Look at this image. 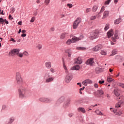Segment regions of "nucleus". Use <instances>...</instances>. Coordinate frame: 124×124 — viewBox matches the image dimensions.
<instances>
[{"mask_svg": "<svg viewBox=\"0 0 124 124\" xmlns=\"http://www.w3.org/2000/svg\"><path fill=\"white\" fill-rule=\"evenodd\" d=\"M82 21V19H81V18L78 17L75 21H74L73 25V29H77L78 28V26H79V24L81 23V21Z\"/></svg>", "mask_w": 124, "mask_h": 124, "instance_id": "5", "label": "nucleus"}, {"mask_svg": "<svg viewBox=\"0 0 124 124\" xmlns=\"http://www.w3.org/2000/svg\"><path fill=\"white\" fill-rule=\"evenodd\" d=\"M45 3H46V5H48V4L50 3V0H45Z\"/></svg>", "mask_w": 124, "mask_h": 124, "instance_id": "45", "label": "nucleus"}, {"mask_svg": "<svg viewBox=\"0 0 124 124\" xmlns=\"http://www.w3.org/2000/svg\"><path fill=\"white\" fill-rule=\"evenodd\" d=\"M110 110L111 112H113L115 115H119V109H113V108H110Z\"/></svg>", "mask_w": 124, "mask_h": 124, "instance_id": "19", "label": "nucleus"}, {"mask_svg": "<svg viewBox=\"0 0 124 124\" xmlns=\"http://www.w3.org/2000/svg\"><path fill=\"white\" fill-rule=\"evenodd\" d=\"M114 35V31L113 29H111L108 32V38H110L111 36H113Z\"/></svg>", "mask_w": 124, "mask_h": 124, "instance_id": "13", "label": "nucleus"}, {"mask_svg": "<svg viewBox=\"0 0 124 124\" xmlns=\"http://www.w3.org/2000/svg\"><path fill=\"white\" fill-rule=\"evenodd\" d=\"M104 10H105V7L104 6H103L101 7V9L99 12L100 13H102V12H103V11H104Z\"/></svg>", "mask_w": 124, "mask_h": 124, "instance_id": "38", "label": "nucleus"}, {"mask_svg": "<svg viewBox=\"0 0 124 124\" xmlns=\"http://www.w3.org/2000/svg\"><path fill=\"white\" fill-rule=\"evenodd\" d=\"M77 50H80L81 51H85V50H86V47H77Z\"/></svg>", "mask_w": 124, "mask_h": 124, "instance_id": "31", "label": "nucleus"}, {"mask_svg": "<svg viewBox=\"0 0 124 124\" xmlns=\"http://www.w3.org/2000/svg\"><path fill=\"white\" fill-rule=\"evenodd\" d=\"M95 112L96 113L97 115H99V116H103V114H102L101 111L98 109L96 110Z\"/></svg>", "mask_w": 124, "mask_h": 124, "instance_id": "29", "label": "nucleus"}, {"mask_svg": "<svg viewBox=\"0 0 124 124\" xmlns=\"http://www.w3.org/2000/svg\"><path fill=\"white\" fill-rule=\"evenodd\" d=\"M70 104V100H68L67 102L65 103V107H67Z\"/></svg>", "mask_w": 124, "mask_h": 124, "instance_id": "37", "label": "nucleus"}, {"mask_svg": "<svg viewBox=\"0 0 124 124\" xmlns=\"http://www.w3.org/2000/svg\"><path fill=\"white\" fill-rule=\"evenodd\" d=\"M19 52H20V49H14L10 52L9 54V55H11V56H14L15 55H18V54H19Z\"/></svg>", "mask_w": 124, "mask_h": 124, "instance_id": "8", "label": "nucleus"}, {"mask_svg": "<svg viewBox=\"0 0 124 124\" xmlns=\"http://www.w3.org/2000/svg\"><path fill=\"white\" fill-rule=\"evenodd\" d=\"M34 20H35V17H32L30 21L31 23H33V22H34Z\"/></svg>", "mask_w": 124, "mask_h": 124, "instance_id": "46", "label": "nucleus"}, {"mask_svg": "<svg viewBox=\"0 0 124 124\" xmlns=\"http://www.w3.org/2000/svg\"><path fill=\"white\" fill-rule=\"evenodd\" d=\"M93 63H94L93 58H90L86 62V64L88 65H93Z\"/></svg>", "mask_w": 124, "mask_h": 124, "instance_id": "9", "label": "nucleus"}, {"mask_svg": "<svg viewBox=\"0 0 124 124\" xmlns=\"http://www.w3.org/2000/svg\"><path fill=\"white\" fill-rule=\"evenodd\" d=\"M50 71L52 73H55V69L53 68H50Z\"/></svg>", "mask_w": 124, "mask_h": 124, "instance_id": "48", "label": "nucleus"}, {"mask_svg": "<svg viewBox=\"0 0 124 124\" xmlns=\"http://www.w3.org/2000/svg\"><path fill=\"white\" fill-rule=\"evenodd\" d=\"M78 112H81L82 113H86V110L84 108H78Z\"/></svg>", "mask_w": 124, "mask_h": 124, "instance_id": "22", "label": "nucleus"}, {"mask_svg": "<svg viewBox=\"0 0 124 124\" xmlns=\"http://www.w3.org/2000/svg\"><path fill=\"white\" fill-rule=\"evenodd\" d=\"M97 93L98 95H99V96L100 97V95L104 94V92L102 90H97Z\"/></svg>", "mask_w": 124, "mask_h": 124, "instance_id": "24", "label": "nucleus"}, {"mask_svg": "<svg viewBox=\"0 0 124 124\" xmlns=\"http://www.w3.org/2000/svg\"><path fill=\"white\" fill-rule=\"evenodd\" d=\"M101 32V30H95L92 31L90 34V38L92 40L98 38L99 37V33Z\"/></svg>", "mask_w": 124, "mask_h": 124, "instance_id": "1", "label": "nucleus"}, {"mask_svg": "<svg viewBox=\"0 0 124 124\" xmlns=\"http://www.w3.org/2000/svg\"><path fill=\"white\" fill-rule=\"evenodd\" d=\"M103 83H104V80H100L99 81V84H103Z\"/></svg>", "mask_w": 124, "mask_h": 124, "instance_id": "55", "label": "nucleus"}, {"mask_svg": "<svg viewBox=\"0 0 124 124\" xmlns=\"http://www.w3.org/2000/svg\"><path fill=\"white\" fill-rule=\"evenodd\" d=\"M109 16V11H105L104 12L103 17L102 19H105V18H107Z\"/></svg>", "mask_w": 124, "mask_h": 124, "instance_id": "16", "label": "nucleus"}, {"mask_svg": "<svg viewBox=\"0 0 124 124\" xmlns=\"http://www.w3.org/2000/svg\"><path fill=\"white\" fill-rule=\"evenodd\" d=\"M68 36V33H63L60 36L61 39H63L65 38V37H67Z\"/></svg>", "mask_w": 124, "mask_h": 124, "instance_id": "17", "label": "nucleus"}, {"mask_svg": "<svg viewBox=\"0 0 124 124\" xmlns=\"http://www.w3.org/2000/svg\"><path fill=\"white\" fill-rule=\"evenodd\" d=\"M83 90H85V87L84 86H83L82 88H80L79 89V91H80V92H81V91H83Z\"/></svg>", "mask_w": 124, "mask_h": 124, "instance_id": "59", "label": "nucleus"}, {"mask_svg": "<svg viewBox=\"0 0 124 124\" xmlns=\"http://www.w3.org/2000/svg\"><path fill=\"white\" fill-rule=\"evenodd\" d=\"M27 36V34L26 33H23L21 34V37H26Z\"/></svg>", "mask_w": 124, "mask_h": 124, "instance_id": "53", "label": "nucleus"}, {"mask_svg": "<svg viewBox=\"0 0 124 124\" xmlns=\"http://www.w3.org/2000/svg\"><path fill=\"white\" fill-rule=\"evenodd\" d=\"M67 6H68L69 8H72V7L73 6V5H72V4H67Z\"/></svg>", "mask_w": 124, "mask_h": 124, "instance_id": "49", "label": "nucleus"}, {"mask_svg": "<svg viewBox=\"0 0 124 124\" xmlns=\"http://www.w3.org/2000/svg\"><path fill=\"white\" fill-rule=\"evenodd\" d=\"M117 86L119 87H121V88H123V89H124V84L122 83H117Z\"/></svg>", "mask_w": 124, "mask_h": 124, "instance_id": "34", "label": "nucleus"}, {"mask_svg": "<svg viewBox=\"0 0 124 124\" xmlns=\"http://www.w3.org/2000/svg\"><path fill=\"white\" fill-rule=\"evenodd\" d=\"M14 121V117H11L10 118V122L9 123L11 124V123H13V122Z\"/></svg>", "mask_w": 124, "mask_h": 124, "instance_id": "42", "label": "nucleus"}, {"mask_svg": "<svg viewBox=\"0 0 124 124\" xmlns=\"http://www.w3.org/2000/svg\"><path fill=\"white\" fill-rule=\"evenodd\" d=\"M9 19H10V20H12V19H13V18H12V16H11V15L9 16Z\"/></svg>", "mask_w": 124, "mask_h": 124, "instance_id": "58", "label": "nucleus"}, {"mask_svg": "<svg viewBox=\"0 0 124 124\" xmlns=\"http://www.w3.org/2000/svg\"><path fill=\"white\" fill-rule=\"evenodd\" d=\"M80 40L81 38L74 36L72 39H68L65 42V44L66 45H70L71 43H76L77 41H79Z\"/></svg>", "mask_w": 124, "mask_h": 124, "instance_id": "3", "label": "nucleus"}, {"mask_svg": "<svg viewBox=\"0 0 124 124\" xmlns=\"http://www.w3.org/2000/svg\"><path fill=\"white\" fill-rule=\"evenodd\" d=\"M40 101H41V102H46V103H48V102H51V101H52V99L47 98H40Z\"/></svg>", "mask_w": 124, "mask_h": 124, "instance_id": "11", "label": "nucleus"}, {"mask_svg": "<svg viewBox=\"0 0 124 124\" xmlns=\"http://www.w3.org/2000/svg\"><path fill=\"white\" fill-rule=\"evenodd\" d=\"M4 23V19L2 18V17L0 18V24H1L2 25Z\"/></svg>", "mask_w": 124, "mask_h": 124, "instance_id": "40", "label": "nucleus"}, {"mask_svg": "<svg viewBox=\"0 0 124 124\" xmlns=\"http://www.w3.org/2000/svg\"><path fill=\"white\" fill-rule=\"evenodd\" d=\"M92 83H93L92 80L87 79L82 82V85L86 87V86H88V84H92Z\"/></svg>", "mask_w": 124, "mask_h": 124, "instance_id": "12", "label": "nucleus"}, {"mask_svg": "<svg viewBox=\"0 0 124 124\" xmlns=\"http://www.w3.org/2000/svg\"><path fill=\"white\" fill-rule=\"evenodd\" d=\"M63 67L64 69L65 70V72L66 73H68V71H67V67H66V66L65 65V64L64 63V62H63Z\"/></svg>", "mask_w": 124, "mask_h": 124, "instance_id": "32", "label": "nucleus"}, {"mask_svg": "<svg viewBox=\"0 0 124 124\" xmlns=\"http://www.w3.org/2000/svg\"><path fill=\"white\" fill-rule=\"evenodd\" d=\"M113 93L116 96H120L121 95V90L119 88H115L114 90Z\"/></svg>", "mask_w": 124, "mask_h": 124, "instance_id": "10", "label": "nucleus"}, {"mask_svg": "<svg viewBox=\"0 0 124 124\" xmlns=\"http://www.w3.org/2000/svg\"><path fill=\"white\" fill-rule=\"evenodd\" d=\"M95 19H96V16H91V17H90V20L91 21H93V20H95Z\"/></svg>", "mask_w": 124, "mask_h": 124, "instance_id": "36", "label": "nucleus"}, {"mask_svg": "<svg viewBox=\"0 0 124 124\" xmlns=\"http://www.w3.org/2000/svg\"><path fill=\"white\" fill-rule=\"evenodd\" d=\"M65 17V16L64 15H61V18H63Z\"/></svg>", "mask_w": 124, "mask_h": 124, "instance_id": "63", "label": "nucleus"}, {"mask_svg": "<svg viewBox=\"0 0 124 124\" xmlns=\"http://www.w3.org/2000/svg\"><path fill=\"white\" fill-rule=\"evenodd\" d=\"M86 13H89V12H91V8H89L86 9Z\"/></svg>", "mask_w": 124, "mask_h": 124, "instance_id": "50", "label": "nucleus"}, {"mask_svg": "<svg viewBox=\"0 0 124 124\" xmlns=\"http://www.w3.org/2000/svg\"><path fill=\"white\" fill-rule=\"evenodd\" d=\"M98 8V6L97 5H95L93 6V12H95L96 10H97V9Z\"/></svg>", "mask_w": 124, "mask_h": 124, "instance_id": "30", "label": "nucleus"}, {"mask_svg": "<svg viewBox=\"0 0 124 124\" xmlns=\"http://www.w3.org/2000/svg\"><path fill=\"white\" fill-rule=\"evenodd\" d=\"M75 63L81 64V63L83 62V61H82V59H81V58L78 57V59H75Z\"/></svg>", "mask_w": 124, "mask_h": 124, "instance_id": "15", "label": "nucleus"}, {"mask_svg": "<svg viewBox=\"0 0 124 124\" xmlns=\"http://www.w3.org/2000/svg\"><path fill=\"white\" fill-rule=\"evenodd\" d=\"M72 80V75L71 74L68 73L65 78V83H70V81Z\"/></svg>", "mask_w": 124, "mask_h": 124, "instance_id": "6", "label": "nucleus"}, {"mask_svg": "<svg viewBox=\"0 0 124 124\" xmlns=\"http://www.w3.org/2000/svg\"><path fill=\"white\" fill-rule=\"evenodd\" d=\"M107 80L108 82V83H112V82H115V80H114V79L110 77H108Z\"/></svg>", "mask_w": 124, "mask_h": 124, "instance_id": "25", "label": "nucleus"}, {"mask_svg": "<svg viewBox=\"0 0 124 124\" xmlns=\"http://www.w3.org/2000/svg\"><path fill=\"white\" fill-rule=\"evenodd\" d=\"M122 20V17H119L114 21L115 25H119V23H121Z\"/></svg>", "mask_w": 124, "mask_h": 124, "instance_id": "20", "label": "nucleus"}, {"mask_svg": "<svg viewBox=\"0 0 124 124\" xmlns=\"http://www.w3.org/2000/svg\"><path fill=\"white\" fill-rule=\"evenodd\" d=\"M19 96L20 98H24L26 95V89L21 88L18 90Z\"/></svg>", "mask_w": 124, "mask_h": 124, "instance_id": "4", "label": "nucleus"}, {"mask_svg": "<svg viewBox=\"0 0 124 124\" xmlns=\"http://www.w3.org/2000/svg\"><path fill=\"white\" fill-rule=\"evenodd\" d=\"M16 80L17 85L19 86H21L23 83V78L21 77V73L19 72H16Z\"/></svg>", "mask_w": 124, "mask_h": 124, "instance_id": "2", "label": "nucleus"}, {"mask_svg": "<svg viewBox=\"0 0 124 124\" xmlns=\"http://www.w3.org/2000/svg\"><path fill=\"white\" fill-rule=\"evenodd\" d=\"M36 47V48H37V49H38V50H40L41 49H42V45L40 44L37 45Z\"/></svg>", "mask_w": 124, "mask_h": 124, "instance_id": "35", "label": "nucleus"}, {"mask_svg": "<svg viewBox=\"0 0 124 124\" xmlns=\"http://www.w3.org/2000/svg\"><path fill=\"white\" fill-rule=\"evenodd\" d=\"M65 53H66V54H67L68 57L69 58H70V57H71V55H72V54H73V51L71 50V49H68L66 50Z\"/></svg>", "mask_w": 124, "mask_h": 124, "instance_id": "14", "label": "nucleus"}, {"mask_svg": "<svg viewBox=\"0 0 124 124\" xmlns=\"http://www.w3.org/2000/svg\"><path fill=\"white\" fill-rule=\"evenodd\" d=\"M101 55H102L103 56H106L107 55V52L104 50H101L100 52Z\"/></svg>", "mask_w": 124, "mask_h": 124, "instance_id": "33", "label": "nucleus"}, {"mask_svg": "<svg viewBox=\"0 0 124 124\" xmlns=\"http://www.w3.org/2000/svg\"><path fill=\"white\" fill-rule=\"evenodd\" d=\"M109 26H110V25L107 24L106 25V26L104 28L105 31H107V30H108V29H109Z\"/></svg>", "mask_w": 124, "mask_h": 124, "instance_id": "41", "label": "nucleus"}, {"mask_svg": "<svg viewBox=\"0 0 124 124\" xmlns=\"http://www.w3.org/2000/svg\"><path fill=\"white\" fill-rule=\"evenodd\" d=\"M101 49H102V46L101 45H98L92 48V51L93 52H98Z\"/></svg>", "mask_w": 124, "mask_h": 124, "instance_id": "7", "label": "nucleus"}, {"mask_svg": "<svg viewBox=\"0 0 124 124\" xmlns=\"http://www.w3.org/2000/svg\"><path fill=\"white\" fill-rule=\"evenodd\" d=\"M45 65L46 68H51V66H52V63L50 62H47L45 63Z\"/></svg>", "mask_w": 124, "mask_h": 124, "instance_id": "18", "label": "nucleus"}, {"mask_svg": "<svg viewBox=\"0 0 124 124\" xmlns=\"http://www.w3.org/2000/svg\"><path fill=\"white\" fill-rule=\"evenodd\" d=\"M122 103L119 102L118 103L116 104L115 105V108H122Z\"/></svg>", "mask_w": 124, "mask_h": 124, "instance_id": "28", "label": "nucleus"}, {"mask_svg": "<svg viewBox=\"0 0 124 124\" xmlns=\"http://www.w3.org/2000/svg\"><path fill=\"white\" fill-rule=\"evenodd\" d=\"M80 69V66L76 65L71 68L72 70H79Z\"/></svg>", "mask_w": 124, "mask_h": 124, "instance_id": "23", "label": "nucleus"}, {"mask_svg": "<svg viewBox=\"0 0 124 124\" xmlns=\"http://www.w3.org/2000/svg\"><path fill=\"white\" fill-rule=\"evenodd\" d=\"M23 53H19L17 54V56L19 57V58H23Z\"/></svg>", "mask_w": 124, "mask_h": 124, "instance_id": "43", "label": "nucleus"}, {"mask_svg": "<svg viewBox=\"0 0 124 124\" xmlns=\"http://www.w3.org/2000/svg\"><path fill=\"white\" fill-rule=\"evenodd\" d=\"M50 31H55V28L52 27L50 29Z\"/></svg>", "mask_w": 124, "mask_h": 124, "instance_id": "57", "label": "nucleus"}, {"mask_svg": "<svg viewBox=\"0 0 124 124\" xmlns=\"http://www.w3.org/2000/svg\"><path fill=\"white\" fill-rule=\"evenodd\" d=\"M38 13H37V11H34V12H33V15H34V16H36V15H37V14H38Z\"/></svg>", "mask_w": 124, "mask_h": 124, "instance_id": "52", "label": "nucleus"}, {"mask_svg": "<svg viewBox=\"0 0 124 124\" xmlns=\"http://www.w3.org/2000/svg\"><path fill=\"white\" fill-rule=\"evenodd\" d=\"M58 101L59 103H62V102H63L64 101V97H61L59 99Z\"/></svg>", "mask_w": 124, "mask_h": 124, "instance_id": "27", "label": "nucleus"}, {"mask_svg": "<svg viewBox=\"0 0 124 124\" xmlns=\"http://www.w3.org/2000/svg\"><path fill=\"white\" fill-rule=\"evenodd\" d=\"M114 36L116 39H119V31L117 29L115 30Z\"/></svg>", "mask_w": 124, "mask_h": 124, "instance_id": "21", "label": "nucleus"}, {"mask_svg": "<svg viewBox=\"0 0 124 124\" xmlns=\"http://www.w3.org/2000/svg\"><path fill=\"white\" fill-rule=\"evenodd\" d=\"M117 54V50H113L112 51V53L111 54V56H114V55H116Z\"/></svg>", "mask_w": 124, "mask_h": 124, "instance_id": "44", "label": "nucleus"}, {"mask_svg": "<svg viewBox=\"0 0 124 124\" xmlns=\"http://www.w3.org/2000/svg\"><path fill=\"white\" fill-rule=\"evenodd\" d=\"M11 11H12L13 13V12H14L15 11V9L14 8H12L11 9Z\"/></svg>", "mask_w": 124, "mask_h": 124, "instance_id": "64", "label": "nucleus"}, {"mask_svg": "<svg viewBox=\"0 0 124 124\" xmlns=\"http://www.w3.org/2000/svg\"><path fill=\"white\" fill-rule=\"evenodd\" d=\"M94 87L95 88H98V85L97 84H96V83H95V84H94Z\"/></svg>", "mask_w": 124, "mask_h": 124, "instance_id": "56", "label": "nucleus"}, {"mask_svg": "<svg viewBox=\"0 0 124 124\" xmlns=\"http://www.w3.org/2000/svg\"><path fill=\"white\" fill-rule=\"evenodd\" d=\"M54 80V78H49L46 79V83H50Z\"/></svg>", "mask_w": 124, "mask_h": 124, "instance_id": "26", "label": "nucleus"}, {"mask_svg": "<svg viewBox=\"0 0 124 124\" xmlns=\"http://www.w3.org/2000/svg\"><path fill=\"white\" fill-rule=\"evenodd\" d=\"M101 13L99 12L98 15H97V16H96L97 17V18H101V15H100Z\"/></svg>", "mask_w": 124, "mask_h": 124, "instance_id": "51", "label": "nucleus"}, {"mask_svg": "<svg viewBox=\"0 0 124 124\" xmlns=\"http://www.w3.org/2000/svg\"><path fill=\"white\" fill-rule=\"evenodd\" d=\"M24 56H29V53L27 51H24L23 53Z\"/></svg>", "mask_w": 124, "mask_h": 124, "instance_id": "47", "label": "nucleus"}, {"mask_svg": "<svg viewBox=\"0 0 124 124\" xmlns=\"http://www.w3.org/2000/svg\"><path fill=\"white\" fill-rule=\"evenodd\" d=\"M111 0H108L106 1L105 2V5H108V4H109V3H110V2H111Z\"/></svg>", "mask_w": 124, "mask_h": 124, "instance_id": "39", "label": "nucleus"}, {"mask_svg": "<svg viewBox=\"0 0 124 124\" xmlns=\"http://www.w3.org/2000/svg\"><path fill=\"white\" fill-rule=\"evenodd\" d=\"M4 22L5 23V24H6V25H8L9 24L8 21L6 20V19H4Z\"/></svg>", "mask_w": 124, "mask_h": 124, "instance_id": "54", "label": "nucleus"}, {"mask_svg": "<svg viewBox=\"0 0 124 124\" xmlns=\"http://www.w3.org/2000/svg\"><path fill=\"white\" fill-rule=\"evenodd\" d=\"M2 108L3 109H5V108H6V106L3 105Z\"/></svg>", "mask_w": 124, "mask_h": 124, "instance_id": "61", "label": "nucleus"}, {"mask_svg": "<svg viewBox=\"0 0 124 124\" xmlns=\"http://www.w3.org/2000/svg\"><path fill=\"white\" fill-rule=\"evenodd\" d=\"M10 41H13V42H16V41L14 40L13 38H11V39L10 40Z\"/></svg>", "mask_w": 124, "mask_h": 124, "instance_id": "60", "label": "nucleus"}, {"mask_svg": "<svg viewBox=\"0 0 124 124\" xmlns=\"http://www.w3.org/2000/svg\"><path fill=\"white\" fill-rule=\"evenodd\" d=\"M18 25H19V26H22V21H19L18 23Z\"/></svg>", "mask_w": 124, "mask_h": 124, "instance_id": "62", "label": "nucleus"}]
</instances>
